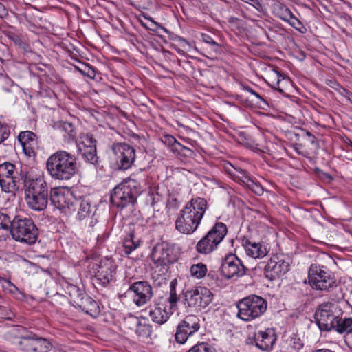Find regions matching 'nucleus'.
<instances>
[{"mask_svg": "<svg viewBox=\"0 0 352 352\" xmlns=\"http://www.w3.org/2000/svg\"><path fill=\"white\" fill-rule=\"evenodd\" d=\"M342 310L337 301L323 302L315 312L316 323L322 331L335 330L339 333L346 332L352 326V318L342 319Z\"/></svg>", "mask_w": 352, "mask_h": 352, "instance_id": "nucleus-1", "label": "nucleus"}, {"mask_svg": "<svg viewBox=\"0 0 352 352\" xmlns=\"http://www.w3.org/2000/svg\"><path fill=\"white\" fill-rule=\"evenodd\" d=\"M207 208L205 199L197 197L187 203L175 221V228L181 233L190 234L200 224Z\"/></svg>", "mask_w": 352, "mask_h": 352, "instance_id": "nucleus-2", "label": "nucleus"}, {"mask_svg": "<svg viewBox=\"0 0 352 352\" xmlns=\"http://www.w3.org/2000/svg\"><path fill=\"white\" fill-rule=\"evenodd\" d=\"M47 171L56 180L67 181L78 171L76 158L65 151H58L46 162Z\"/></svg>", "mask_w": 352, "mask_h": 352, "instance_id": "nucleus-3", "label": "nucleus"}, {"mask_svg": "<svg viewBox=\"0 0 352 352\" xmlns=\"http://www.w3.org/2000/svg\"><path fill=\"white\" fill-rule=\"evenodd\" d=\"M10 235L15 241L33 245L38 239V230L30 218L15 215L12 219Z\"/></svg>", "mask_w": 352, "mask_h": 352, "instance_id": "nucleus-4", "label": "nucleus"}, {"mask_svg": "<svg viewBox=\"0 0 352 352\" xmlns=\"http://www.w3.org/2000/svg\"><path fill=\"white\" fill-rule=\"evenodd\" d=\"M140 192V183L133 178L129 177L114 188L111 195V201L116 206L123 208L129 205H133Z\"/></svg>", "mask_w": 352, "mask_h": 352, "instance_id": "nucleus-5", "label": "nucleus"}, {"mask_svg": "<svg viewBox=\"0 0 352 352\" xmlns=\"http://www.w3.org/2000/svg\"><path fill=\"white\" fill-rule=\"evenodd\" d=\"M236 307L237 316L244 321H251L266 311L267 302L263 298L253 294L240 300Z\"/></svg>", "mask_w": 352, "mask_h": 352, "instance_id": "nucleus-6", "label": "nucleus"}, {"mask_svg": "<svg viewBox=\"0 0 352 352\" xmlns=\"http://www.w3.org/2000/svg\"><path fill=\"white\" fill-rule=\"evenodd\" d=\"M308 278L311 287L317 290L329 292L337 286L333 273L326 266L312 264Z\"/></svg>", "mask_w": 352, "mask_h": 352, "instance_id": "nucleus-7", "label": "nucleus"}, {"mask_svg": "<svg viewBox=\"0 0 352 352\" xmlns=\"http://www.w3.org/2000/svg\"><path fill=\"white\" fill-rule=\"evenodd\" d=\"M223 223H217L196 245V250L201 254H208L217 249L227 234Z\"/></svg>", "mask_w": 352, "mask_h": 352, "instance_id": "nucleus-8", "label": "nucleus"}, {"mask_svg": "<svg viewBox=\"0 0 352 352\" xmlns=\"http://www.w3.org/2000/svg\"><path fill=\"white\" fill-rule=\"evenodd\" d=\"M151 259L156 267H161L167 271L168 266L178 259L175 245L167 241L157 243L152 250Z\"/></svg>", "mask_w": 352, "mask_h": 352, "instance_id": "nucleus-9", "label": "nucleus"}, {"mask_svg": "<svg viewBox=\"0 0 352 352\" xmlns=\"http://www.w3.org/2000/svg\"><path fill=\"white\" fill-rule=\"evenodd\" d=\"M212 299L213 294L205 287H196L184 294V305L189 307L205 308Z\"/></svg>", "mask_w": 352, "mask_h": 352, "instance_id": "nucleus-10", "label": "nucleus"}, {"mask_svg": "<svg viewBox=\"0 0 352 352\" xmlns=\"http://www.w3.org/2000/svg\"><path fill=\"white\" fill-rule=\"evenodd\" d=\"M18 176V171L14 164L5 162L0 164V186L1 190L6 192L14 190L16 184L21 179V175Z\"/></svg>", "mask_w": 352, "mask_h": 352, "instance_id": "nucleus-11", "label": "nucleus"}, {"mask_svg": "<svg viewBox=\"0 0 352 352\" xmlns=\"http://www.w3.org/2000/svg\"><path fill=\"white\" fill-rule=\"evenodd\" d=\"M246 267L235 254L227 255L221 266V272L227 279L239 278L245 274Z\"/></svg>", "mask_w": 352, "mask_h": 352, "instance_id": "nucleus-12", "label": "nucleus"}, {"mask_svg": "<svg viewBox=\"0 0 352 352\" xmlns=\"http://www.w3.org/2000/svg\"><path fill=\"white\" fill-rule=\"evenodd\" d=\"M78 150L82 153L85 160L91 164H96L98 162L96 154V140L89 133H81L78 140L75 141Z\"/></svg>", "mask_w": 352, "mask_h": 352, "instance_id": "nucleus-13", "label": "nucleus"}, {"mask_svg": "<svg viewBox=\"0 0 352 352\" xmlns=\"http://www.w3.org/2000/svg\"><path fill=\"white\" fill-rule=\"evenodd\" d=\"M199 319L196 316H187L177 326L175 333L176 341L184 344L190 336L199 330Z\"/></svg>", "mask_w": 352, "mask_h": 352, "instance_id": "nucleus-14", "label": "nucleus"}, {"mask_svg": "<svg viewBox=\"0 0 352 352\" xmlns=\"http://www.w3.org/2000/svg\"><path fill=\"white\" fill-rule=\"evenodd\" d=\"M129 292H133V300L134 303L138 307L146 304L153 296L151 285L145 280L133 283L130 285Z\"/></svg>", "mask_w": 352, "mask_h": 352, "instance_id": "nucleus-15", "label": "nucleus"}, {"mask_svg": "<svg viewBox=\"0 0 352 352\" xmlns=\"http://www.w3.org/2000/svg\"><path fill=\"white\" fill-rule=\"evenodd\" d=\"M116 155V164L120 170H127L135 159V150L126 144H119L113 147Z\"/></svg>", "mask_w": 352, "mask_h": 352, "instance_id": "nucleus-16", "label": "nucleus"}, {"mask_svg": "<svg viewBox=\"0 0 352 352\" xmlns=\"http://www.w3.org/2000/svg\"><path fill=\"white\" fill-rule=\"evenodd\" d=\"M21 180L23 182L25 194L49 191L43 174L34 175L26 173L24 175H21Z\"/></svg>", "mask_w": 352, "mask_h": 352, "instance_id": "nucleus-17", "label": "nucleus"}, {"mask_svg": "<svg viewBox=\"0 0 352 352\" xmlns=\"http://www.w3.org/2000/svg\"><path fill=\"white\" fill-rule=\"evenodd\" d=\"M19 344L21 349L28 352H47L52 348L49 340L36 336L22 337Z\"/></svg>", "mask_w": 352, "mask_h": 352, "instance_id": "nucleus-18", "label": "nucleus"}, {"mask_svg": "<svg viewBox=\"0 0 352 352\" xmlns=\"http://www.w3.org/2000/svg\"><path fill=\"white\" fill-rule=\"evenodd\" d=\"M289 269V263L278 255H274L265 267V276L272 280L285 274Z\"/></svg>", "mask_w": 352, "mask_h": 352, "instance_id": "nucleus-19", "label": "nucleus"}, {"mask_svg": "<svg viewBox=\"0 0 352 352\" xmlns=\"http://www.w3.org/2000/svg\"><path fill=\"white\" fill-rule=\"evenodd\" d=\"M172 314L170 309L166 307L163 297L160 298L153 306H151L148 311L151 320L160 324L165 323Z\"/></svg>", "mask_w": 352, "mask_h": 352, "instance_id": "nucleus-20", "label": "nucleus"}, {"mask_svg": "<svg viewBox=\"0 0 352 352\" xmlns=\"http://www.w3.org/2000/svg\"><path fill=\"white\" fill-rule=\"evenodd\" d=\"M276 340V337L273 329H267L265 331H259L255 333L254 339L250 342L258 349L263 351H270L272 349Z\"/></svg>", "mask_w": 352, "mask_h": 352, "instance_id": "nucleus-21", "label": "nucleus"}, {"mask_svg": "<svg viewBox=\"0 0 352 352\" xmlns=\"http://www.w3.org/2000/svg\"><path fill=\"white\" fill-rule=\"evenodd\" d=\"M95 274L96 284L102 287L107 286L112 278L114 272V265L111 261H101L96 268Z\"/></svg>", "mask_w": 352, "mask_h": 352, "instance_id": "nucleus-22", "label": "nucleus"}, {"mask_svg": "<svg viewBox=\"0 0 352 352\" xmlns=\"http://www.w3.org/2000/svg\"><path fill=\"white\" fill-rule=\"evenodd\" d=\"M74 302L86 314L96 317L100 313V307L96 301L85 294L80 293L74 296Z\"/></svg>", "mask_w": 352, "mask_h": 352, "instance_id": "nucleus-23", "label": "nucleus"}, {"mask_svg": "<svg viewBox=\"0 0 352 352\" xmlns=\"http://www.w3.org/2000/svg\"><path fill=\"white\" fill-rule=\"evenodd\" d=\"M72 195L62 190L56 188L50 192V199L54 206L60 210L74 209V204L72 201Z\"/></svg>", "mask_w": 352, "mask_h": 352, "instance_id": "nucleus-24", "label": "nucleus"}, {"mask_svg": "<svg viewBox=\"0 0 352 352\" xmlns=\"http://www.w3.org/2000/svg\"><path fill=\"white\" fill-rule=\"evenodd\" d=\"M25 199L28 206L35 211L45 210L48 204L49 191L37 193L27 192Z\"/></svg>", "mask_w": 352, "mask_h": 352, "instance_id": "nucleus-25", "label": "nucleus"}, {"mask_svg": "<svg viewBox=\"0 0 352 352\" xmlns=\"http://www.w3.org/2000/svg\"><path fill=\"white\" fill-rule=\"evenodd\" d=\"M56 129L67 143L76 141L77 131L74 125L69 122H60L56 124Z\"/></svg>", "mask_w": 352, "mask_h": 352, "instance_id": "nucleus-26", "label": "nucleus"}, {"mask_svg": "<svg viewBox=\"0 0 352 352\" xmlns=\"http://www.w3.org/2000/svg\"><path fill=\"white\" fill-rule=\"evenodd\" d=\"M18 140L25 154L30 156L34 153L31 146L36 143V135L30 131H22L18 135Z\"/></svg>", "mask_w": 352, "mask_h": 352, "instance_id": "nucleus-27", "label": "nucleus"}, {"mask_svg": "<svg viewBox=\"0 0 352 352\" xmlns=\"http://www.w3.org/2000/svg\"><path fill=\"white\" fill-rule=\"evenodd\" d=\"M247 254L253 258H263L265 256L269 250L266 246L260 243H252L246 240L244 243Z\"/></svg>", "mask_w": 352, "mask_h": 352, "instance_id": "nucleus-28", "label": "nucleus"}, {"mask_svg": "<svg viewBox=\"0 0 352 352\" xmlns=\"http://www.w3.org/2000/svg\"><path fill=\"white\" fill-rule=\"evenodd\" d=\"M12 217L0 211V241H6L9 237Z\"/></svg>", "mask_w": 352, "mask_h": 352, "instance_id": "nucleus-29", "label": "nucleus"}, {"mask_svg": "<svg viewBox=\"0 0 352 352\" xmlns=\"http://www.w3.org/2000/svg\"><path fill=\"white\" fill-rule=\"evenodd\" d=\"M240 175H239V179L252 190L256 194L261 195L263 192V188L258 184H256L253 180L250 179L249 175L243 170L239 171Z\"/></svg>", "mask_w": 352, "mask_h": 352, "instance_id": "nucleus-30", "label": "nucleus"}, {"mask_svg": "<svg viewBox=\"0 0 352 352\" xmlns=\"http://www.w3.org/2000/svg\"><path fill=\"white\" fill-rule=\"evenodd\" d=\"M140 244V241L135 238L133 232H131L129 235L124 239L123 242L124 253L126 254H129L131 252L135 250Z\"/></svg>", "mask_w": 352, "mask_h": 352, "instance_id": "nucleus-31", "label": "nucleus"}, {"mask_svg": "<svg viewBox=\"0 0 352 352\" xmlns=\"http://www.w3.org/2000/svg\"><path fill=\"white\" fill-rule=\"evenodd\" d=\"M274 11L278 17L285 21H289L290 18L293 16L291 10L280 2L274 4Z\"/></svg>", "mask_w": 352, "mask_h": 352, "instance_id": "nucleus-32", "label": "nucleus"}, {"mask_svg": "<svg viewBox=\"0 0 352 352\" xmlns=\"http://www.w3.org/2000/svg\"><path fill=\"white\" fill-rule=\"evenodd\" d=\"M76 205H78L77 217L79 220H82L91 215V204L88 201L82 200L80 202L76 201Z\"/></svg>", "mask_w": 352, "mask_h": 352, "instance_id": "nucleus-33", "label": "nucleus"}, {"mask_svg": "<svg viewBox=\"0 0 352 352\" xmlns=\"http://www.w3.org/2000/svg\"><path fill=\"white\" fill-rule=\"evenodd\" d=\"M176 283L177 281L175 280L171 281L170 285V295L167 298H164L166 307H167V303L168 302L170 305L168 309H170V311L177 307L179 300L175 289Z\"/></svg>", "mask_w": 352, "mask_h": 352, "instance_id": "nucleus-34", "label": "nucleus"}, {"mask_svg": "<svg viewBox=\"0 0 352 352\" xmlns=\"http://www.w3.org/2000/svg\"><path fill=\"white\" fill-rule=\"evenodd\" d=\"M207 267L202 263L192 265L190 269V275L195 278H202L207 273Z\"/></svg>", "mask_w": 352, "mask_h": 352, "instance_id": "nucleus-35", "label": "nucleus"}, {"mask_svg": "<svg viewBox=\"0 0 352 352\" xmlns=\"http://www.w3.org/2000/svg\"><path fill=\"white\" fill-rule=\"evenodd\" d=\"M135 333L142 338H147L152 333L151 326L149 324H147L145 322H142V320H140L135 329Z\"/></svg>", "mask_w": 352, "mask_h": 352, "instance_id": "nucleus-36", "label": "nucleus"}, {"mask_svg": "<svg viewBox=\"0 0 352 352\" xmlns=\"http://www.w3.org/2000/svg\"><path fill=\"white\" fill-rule=\"evenodd\" d=\"M186 352H217L215 348L208 342H199Z\"/></svg>", "mask_w": 352, "mask_h": 352, "instance_id": "nucleus-37", "label": "nucleus"}, {"mask_svg": "<svg viewBox=\"0 0 352 352\" xmlns=\"http://www.w3.org/2000/svg\"><path fill=\"white\" fill-rule=\"evenodd\" d=\"M162 142L166 144L167 146L170 147L171 151L175 153L176 150H178V148H181L179 146V142L177 141V140L170 135H166L162 138Z\"/></svg>", "mask_w": 352, "mask_h": 352, "instance_id": "nucleus-38", "label": "nucleus"}, {"mask_svg": "<svg viewBox=\"0 0 352 352\" xmlns=\"http://www.w3.org/2000/svg\"><path fill=\"white\" fill-rule=\"evenodd\" d=\"M140 320H141L139 319L138 317L130 315L127 318H125L124 325L128 329L135 330Z\"/></svg>", "mask_w": 352, "mask_h": 352, "instance_id": "nucleus-39", "label": "nucleus"}, {"mask_svg": "<svg viewBox=\"0 0 352 352\" xmlns=\"http://www.w3.org/2000/svg\"><path fill=\"white\" fill-rule=\"evenodd\" d=\"M14 82L6 75H0V87L6 91H9Z\"/></svg>", "mask_w": 352, "mask_h": 352, "instance_id": "nucleus-40", "label": "nucleus"}, {"mask_svg": "<svg viewBox=\"0 0 352 352\" xmlns=\"http://www.w3.org/2000/svg\"><path fill=\"white\" fill-rule=\"evenodd\" d=\"M290 346L296 351H299L303 346V342L296 335H293L289 341Z\"/></svg>", "mask_w": 352, "mask_h": 352, "instance_id": "nucleus-41", "label": "nucleus"}, {"mask_svg": "<svg viewBox=\"0 0 352 352\" xmlns=\"http://www.w3.org/2000/svg\"><path fill=\"white\" fill-rule=\"evenodd\" d=\"M201 38L204 42L212 46L214 52H217L219 50V45L210 35L202 34Z\"/></svg>", "mask_w": 352, "mask_h": 352, "instance_id": "nucleus-42", "label": "nucleus"}, {"mask_svg": "<svg viewBox=\"0 0 352 352\" xmlns=\"http://www.w3.org/2000/svg\"><path fill=\"white\" fill-rule=\"evenodd\" d=\"M10 134V131L9 126L0 122V144L8 139Z\"/></svg>", "mask_w": 352, "mask_h": 352, "instance_id": "nucleus-43", "label": "nucleus"}, {"mask_svg": "<svg viewBox=\"0 0 352 352\" xmlns=\"http://www.w3.org/2000/svg\"><path fill=\"white\" fill-rule=\"evenodd\" d=\"M179 146L181 148H178V150H176L175 154L183 155L188 157H191L194 155V151L191 148L182 145L181 143Z\"/></svg>", "mask_w": 352, "mask_h": 352, "instance_id": "nucleus-44", "label": "nucleus"}, {"mask_svg": "<svg viewBox=\"0 0 352 352\" xmlns=\"http://www.w3.org/2000/svg\"><path fill=\"white\" fill-rule=\"evenodd\" d=\"M84 76H88L90 78H94L96 76L95 70L87 65H84Z\"/></svg>", "mask_w": 352, "mask_h": 352, "instance_id": "nucleus-45", "label": "nucleus"}, {"mask_svg": "<svg viewBox=\"0 0 352 352\" xmlns=\"http://www.w3.org/2000/svg\"><path fill=\"white\" fill-rule=\"evenodd\" d=\"M245 145L252 149H255L258 151H263V148L260 146V145L256 143L252 140H246V142H244Z\"/></svg>", "mask_w": 352, "mask_h": 352, "instance_id": "nucleus-46", "label": "nucleus"}, {"mask_svg": "<svg viewBox=\"0 0 352 352\" xmlns=\"http://www.w3.org/2000/svg\"><path fill=\"white\" fill-rule=\"evenodd\" d=\"M305 134L307 137V141L315 148L318 147V143L316 141V138L309 131H306Z\"/></svg>", "mask_w": 352, "mask_h": 352, "instance_id": "nucleus-47", "label": "nucleus"}, {"mask_svg": "<svg viewBox=\"0 0 352 352\" xmlns=\"http://www.w3.org/2000/svg\"><path fill=\"white\" fill-rule=\"evenodd\" d=\"M338 91L341 95L344 96L346 98L352 102V93L342 87H340Z\"/></svg>", "mask_w": 352, "mask_h": 352, "instance_id": "nucleus-48", "label": "nucleus"}, {"mask_svg": "<svg viewBox=\"0 0 352 352\" xmlns=\"http://www.w3.org/2000/svg\"><path fill=\"white\" fill-rule=\"evenodd\" d=\"M8 37H9V38H10V39H11L12 41H14V43L16 45H17L21 46V45H22V43H23V42H22V41H21V38H20L18 35H16V34H14V33L10 34L8 35Z\"/></svg>", "mask_w": 352, "mask_h": 352, "instance_id": "nucleus-49", "label": "nucleus"}, {"mask_svg": "<svg viewBox=\"0 0 352 352\" xmlns=\"http://www.w3.org/2000/svg\"><path fill=\"white\" fill-rule=\"evenodd\" d=\"M346 342L349 347L352 349V328L346 331Z\"/></svg>", "mask_w": 352, "mask_h": 352, "instance_id": "nucleus-50", "label": "nucleus"}, {"mask_svg": "<svg viewBox=\"0 0 352 352\" xmlns=\"http://www.w3.org/2000/svg\"><path fill=\"white\" fill-rule=\"evenodd\" d=\"M288 22L292 27H294L296 29L298 28L297 25H301L300 21L294 15L292 17L290 18V19Z\"/></svg>", "mask_w": 352, "mask_h": 352, "instance_id": "nucleus-51", "label": "nucleus"}, {"mask_svg": "<svg viewBox=\"0 0 352 352\" xmlns=\"http://www.w3.org/2000/svg\"><path fill=\"white\" fill-rule=\"evenodd\" d=\"M276 78H277V79H276V87H274L276 89H277V90L279 92L283 93V90L279 87V83H280L281 79H283V78L282 77V76L280 75V74L279 72L276 73Z\"/></svg>", "mask_w": 352, "mask_h": 352, "instance_id": "nucleus-52", "label": "nucleus"}, {"mask_svg": "<svg viewBox=\"0 0 352 352\" xmlns=\"http://www.w3.org/2000/svg\"><path fill=\"white\" fill-rule=\"evenodd\" d=\"M252 95L255 96V97H256V98L259 101H261V102H263V103H265V104H266V103H267V102H266V101H265V100L262 98V96H261L260 94H258L257 92L254 91V93H253V94H252Z\"/></svg>", "mask_w": 352, "mask_h": 352, "instance_id": "nucleus-53", "label": "nucleus"}, {"mask_svg": "<svg viewBox=\"0 0 352 352\" xmlns=\"http://www.w3.org/2000/svg\"><path fill=\"white\" fill-rule=\"evenodd\" d=\"M315 352H336V351H332L329 349H320L316 350Z\"/></svg>", "mask_w": 352, "mask_h": 352, "instance_id": "nucleus-54", "label": "nucleus"}, {"mask_svg": "<svg viewBox=\"0 0 352 352\" xmlns=\"http://www.w3.org/2000/svg\"><path fill=\"white\" fill-rule=\"evenodd\" d=\"M243 89L253 94L254 90L248 86H244Z\"/></svg>", "mask_w": 352, "mask_h": 352, "instance_id": "nucleus-55", "label": "nucleus"}, {"mask_svg": "<svg viewBox=\"0 0 352 352\" xmlns=\"http://www.w3.org/2000/svg\"><path fill=\"white\" fill-rule=\"evenodd\" d=\"M76 69L81 73L84 75V72H83V69H84V66L82 67V68H80V67H76Z\"/></svg>", "mask_w": 352, "mask_h": 352, "instance_id": "nucleus-56", "label": "nucleus"}, {"mask_svg": "<svg viewBox=\"0 0 352 352\" xmlns=\"http://www.w3.org/2000/svg\"><path fill=\"white\" fill-rule=\"evenodd\" d=\"M8 283H9L10 285H12L14 289H16V286H14V285H12V284L11 283V282H10V281H8Z\"/></svg>", "mask_w": 352, "mask_h": 352, "instance_id": "nucleus-57", "label": "nucleus"}, {"mask_svg": "<svg viewBox=\"0 0 352 352\" xmlns=\"http://www.w3.org/2000/svg\"><path fill=\"white\" fill-rule=\"evenodd\" d=\"M73 289H74V290H75L76 292H78V289H76V287H74Z\"/></svg>", "mask_w": 352, "mask_h": 352, "instance_id": "nucleus-58", "label": "nucleus"}, {"mask_svg": "<svg viewBox=\"0 0 352 352\" xmlns=\"http://www.w3.org/2000/svg\"><path fill=\"white\" fill-rule=\"evenodd\" d=\"M350 145L352 146V142H350Z\"/></svg>", "mask_w": 352, "mask_h": 352, "instance_id": "nucleus-59", "label": "nucleus"}, {"mask_svg": "<svg viewBox=\"0 0 352 352\" xmlns=\"http://www.w3.org/2000/svg\"><path fill=\"white\" fill-rule=\"evenodd\" d=\"M1 279V278L0 277V280Z\"/></svg>", "mask_w": 352, "mask_h": 352, "instance_id": "nucleus-60", "label": "nucleus"}]
</instances>
